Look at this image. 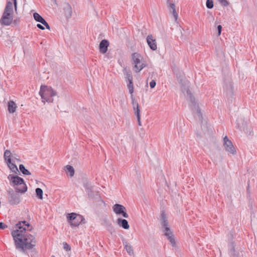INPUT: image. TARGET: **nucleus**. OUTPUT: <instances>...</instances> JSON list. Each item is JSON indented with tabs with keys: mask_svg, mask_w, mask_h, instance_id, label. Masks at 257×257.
<instances>
[{
	"mask_svg": "<svg viewBox=\"0 0 257 257\" xmlns=\"http://www.w3.org/2000/svg\"><path fill=\"white\" fill-rule=\"evenodd\" d=\"M8 179L10 181V185L11 186H20L19 187H15V190L17 192L24 193L27 191V186L22 178L17 175L10 174L8 176Z\"/></svg>",
	"mask_w": 257,
	"mask_h": 257,
	"instance_id": "4",
	"label": "nucleus"
},
{
	"mask_svg": "<svg viewBox=\"0 0 257 257\" xmlns=\"http://www.w3.org/2000/svg\"><path fill=\"white\" fill-rule=\"evenodd\" d=\"M224 90H225L226 95L227 97H232L233 92L231 82L228 81L224 84Z\"/></svg>",
	"mask_w": 257,
	"mask_h": 257,
	"instance_id": "14",
	"label": "nucleus"
},
{
	"mask_svg": "<svg viewBox=\"0 0 257 257\" xmlns=\"http://www.w3.org/2000/svg\"><path fill=\"white\" fill-rule=\"evenodd\" d=\"M4 157L5 159V161L6 163H10L11 161L14 162V160H17L16 158H14L12 154L11 151L9 150H6L4 152Z\"/></svg>",
	"mask_w": 257,
	"mask_h": 257,
	"instance_id": "19",
	"label": "nucleus"
},
{
	"mask_svg": "<svg viewBox=\"0 0 257 257\" xmlns=\"http://www.w3.org/2000/svg\"><path fill=\"white\" fill-rule=\"evenodd\" d=\"M83 186L85 189L86 192L91 190V189H93V186H92L90 182L85 181L83 183Z\"/></svg>",
	"mask_w": 257,
	"mask_h": 257,
	"instance_id": "34",
	"label": "nucleus"
},
{
	"mask_svg": "<svg viewBox=\"0 0 257 257\" xmlns=\"http://www.w3.org/2000/svg\"><path fill=\"white\" fill-rule=\"evenodd\" d=\"M169 9L170 11V12H172L173 15L174 17L175 18V20L177 19L178 18V14L176 11L175 9V5L174 4H170L169 6Z\"/></svg>",
	"mask_w": 257,
	"mask_h": 257,
	"instance_id": "28",
	"label": "nucleus"
},
{
	"mask_svg": "<svg viewBox=\"0 0 257 257\" xmlns=\"http://www.w3.org/2000/svg\"><path fill=\"white\" fill-rule=\"evenodd\" d=\"M231 249L229 251V254L230 257H238V253L236 252L234 249V243L232 242L231 243Z\"/></svg>",
	"mask_w": 257,
	"mask_h": 257,
	"instance_id": "29",
	"label": "nucleus"
},
{
	"mask_svg": "<svg viewBox=\"0 0 257 257\" xmlns=\"http://www.w3.org/2000/svg\"><path fill=\"white\" fill-rule=\"evenodd\" d=\"M78 215V214H76V213H74V212H72L71 213H68L67 216V218L68 220L69 221V222L70 223V222L73 221V220H74L75 218L76 217V216Z\"/></svg>",
	"mask_w": 257,
	"mask_h": 257,
	"instance_id": "33",
	"label": "nucleus"
},
{
	"mask_svg": "<svg viewBox=\"0 0 257 257\" xmlns=\"http://www.w3.org/2000/svg\"><path fill=\"white\" fill-rule=\"evenodd\" d=\"M123 72L124 75L125 81L133 79L132 73L130 70H127V69L125 68L123 69Z\"/></svg>",
	"mask_w": 257,
	"mask_h": 257,
	"instance_id": "24",
	"label": "nucleus"
},
{
	"mask_svg": "<svg viewBox=\"0 0 257 257\" xmlns=\"http://www.w3.org/2000/svg\"><path fill=\"white\" fill-rule=\"evenodd\" d=\"M36 194L37 195V197L42 200L43 199V191L42 189L40 188H37L36 189Z\"/></svg>",
	"mask_w": 257,
	"mask_h": 257,
	"instance_id": "35",
	"label": "nucleus"
},
{
	"mask_svg": "<svg viewBox=\"0 0 257 257\" xmlns=\"http://www.w3.org/2000/svg\"><path fill=\"white\" fill-rule=\"evenodd\" d=\"M116 222L120 227H122L123 229H128L130 228L128 221L125 219L119 218L117 219Z\"/></svg>",
	"mask_w": 257,
	"mask_h": 257,
	"instance_id": "20",
	"label": "nucleus"
},
{
	"mask_svg": "<svg viewBox=\"0 0 257 257\" xmlns=\"http://www.w3.org/2000/svg\"><path fill=\"white\" fill-rule=\"evenodd\" d=\"M140 57L141 55L137 53L132 54V60L135 64V71L137 73L141 71L146 66L144 63L141 62Z\"/></svg>",
	"mask_w": 257,
	"mask_h": 257,
	"instance_id": "8",
	"label": "nucleus"
},
{
	"mask_svg": "<svg viewBox=\"0 0 257 257\" xmlns=\"http://www.w3.org/2000/svg\"><path fill=\"white\" fill-rule=\"evenodd\" d=\"M84 220V218L82 215L78 214L74 220L70 222V224L72 227H77Z\"/></svg>",
	"mask_w": 257,
	"mask_h": 257,
	"instance_id": "18",
	"label": "nucleus"
},
{
	"mask_svg": "<svg viewBox=\"0 0 257 257\" xmlns=\"http://www.w3.org/2000/svg\"><path fill=\"white\" fill-rule=\"evenodd\" d=\"M63 244H64V249H65L66 250H70L71 247H70V245H69L66 242H64Z\"/></svg>",
	"mask_w": 257,
	"mask_h": 257,
	"instance_id": "39",
	"label": "nucleus"
},
{
	"mask_svg": "<svg viewBox=\"0 0 257 257\" xmlns=\"http://www.w3.org/2000/svg\"><path fill=\"white\" fill-rule=\"evenodd\" d=\"M187 93L190 97V106L192 110L193 113L196 114V116L200 122H202V115L198 103L196 102L195 98L192 96L189 89L187 90Z\"/></svg>",
	"mask_w": 257,
	"mask_h": 257,
	"instance_id": "5",
	"label": "nucleus"
},
{
	"mask_svg": "<svg viewBox=\"0 0 257 257\" xmlns=\"http://www.w3.org/2000/svg\"><path fill=\"white\" fill-rule=\"evenodd\" d=\"M43 102H53V97L57 95V92L51 87L42 85L39 92Z\"/></svg>",
	"mask_w": 257,
	"mask_h": 257,
	"instance_id": "3",
	"label": "nucleus"
},
{
	"mask_svg": "<svg viewBox=\"0 0 257 257\" xmlns=\"http://www.w3.org/2000/svg\"><path fill=\"white\" fill-rule=\"evenodd\" d=\"M8 201L11 205H15L18 204L20 202V197L16 191L15 192L12 188L7 190Z\"/></svg>",
	"mask_w": 257,
	"mask_h": 257,
	"instance_id": "7",
	"label": "nucleus"
},
{
	"mask_svg": "<svg viewBox=\"0 0 257 257\" xmlns=\"http://www.w3.org/2000/svg\"><path fill=\"white\" fill-rule=\"evenodd\" d=\"M33 17L34 19L38 22L41 23L42 24L44 25L46 29L48 30H50V27L48 23L46 22V21L41 17L38 13H34L33 14Z\"/></svg>",
	"mask_w": 257,
	"mask_h": 257,
	"instance_id": "12",
	"label": "nucleus"
},
{
	"mask_svg": "<svg viewBox=\"0 0 257 257\" xmlns=\"http://www.w3.org/2000/svg\"><path fill=\"white\" fill-rule=\"evenodd\" d=\"M147 42L151 49L156 50L157 49L156 39H154L152 35H149L147 37Z\"/></svg>",
	"mask_w": 257,
	"mask_h": 257,
	"instance_id": "13",
	"label": "nucleus"
},
{
	"mask_svg": "<svg viewBox=\"0 0 257 257\" xmlns=\"http://www.w3.org/2000/svg\"><path fill=\"white\" fill-rule=\"evenodd\" d=\"M18 229L13 230L11 234L15 241L16 248L25 252L27 250L33 248L36 245L35 237L23 231L31 230L32 227L26 221H20L16 224Z\"/></svg>",
	"mask_w": 257,
	"mask_h": 257,
	"instance_id": "1",
	"label": "nucleus"
},
{
	"mask_svg": "<svg viewBox=\"0 0 257 257\" xmlns=\"http://www.w3.org/2000/svg\"><path fill=\"white\" fill-rule=\"evenodd\" d=\"M156 82L154 80H152L150 83V86L151 88H153L155 87Z\"/></svg>",
	"mask_w": 257,
	"mask_h": 257,
	"instance_id": "38",
	"label": "nucleus"
},
{
	"mask_svg": "<svg viewBox=\"0 0 257 257\" xmlns=\"http://www.w3.org/2000/svg\"><path fill=\"white\" fill-rule=\"evenodd\" d=\"M237 128L243 131L247 135H251L252 133V128L250 126L248 125L247 121L243 118H238L236 120Z\"/></svg>",
	"mask_w": 257,
	"mask_h": 257,
	"instance_id": "6",
	"label": "nucleus"
},
{
	"mask_svg": "<svg viewBox=\"0 0 257 257\" xmlns=\"http://www.w3.org/2000/svg\"><path fill=\"white\" fill-rule=\"evenodd\" d=\"M217 32H218V35H220L221 34V30H222V26L221 25H218L217 27Z\"/></svg>",
	"mask_w": 257,
	"mask_h": 257,
	"instance_id": "41",
	"label": "nucleus"
},
{
	"mask_svg": "<svg viewBox=\"0 0 257 257\" xmlns=\"http://www.w3.org/2000/svg\"><path fill=\"white\" fill-rule=\"evenodd\" d=\"M16 105L13 101H10L8 102V110L10 113H14L16 111Z\"/></svg>",
	"mask_w": 257,
	"mask_h": 257,
	"instance_id": "25",
	"label": "nucleus"
},
{
	"mask_svg": "<svg viewBox=\"0 0 257 257\" xmlns=\"http://www.w3.org/2000/svg\"><path fill=\"white\" fill-rule=\"evenodd\" d=\"M8 227V226L5 224L4 223L1 222H0V229H5Z\"/></svg>",
	"mask_w": 257,
	"mask_h": 257,
	"instance_id": "40",
	"label": "nucleus"
},
{
	"mask_svg": "<svg viewBox=\"0 0 257 257\" xmlns=\"http://www.w3.org/2000/svg\"><path fill=\"white\" fill-rule=\"evenodd\" d=\"M159 219L161 226L169 225L168 217L164 210H161Z\"/></svg>",
	"mask_w": 257,
	"mask_h": 257,
	"instance_id": "15",
	"label": "nucleus"
},
{
	"mask_svg": "<svg viewBox=\"0 0 257 257\" xmlns=\"http://www.w3.org/2000/svg\"><path fill=\"white\" fill-rule=\"evenodd\" d=\"M132 104L133 105V108L135 112V114L136 116H140V108L138 103H137L135 100V98L134 97V95H132Z\"/></svg>",
	"mask_w": 257,
	"mask_h": 257,
	"instance_id": "21",
	"label": "nucleus"
},
{
	"mask_svg": "<svg viewBox=\"0 0 257 257\" xmlns=\"http://www.w3.org/2000/svg\"><path fill=\"white\" fill-rule=\"evenodd\" d=\"M133 79H131V80L126 81V82L127 83V87L129 90L130 93L131 94V96L132 95H133V93L134 91V84H133Z\"/></svg>",
	"mask_w": 257,
	"mask_h": 257,
	"instance_id": "26",
	"label": "nucleus"
},
{
	"mask_svg": "<svg viewBox=\"0 0 257 257\" xmlns=\"http://www.w3.org/2000/svg\"><path fill=\"white\" fill-rule=\"evenodd\" d=\"M218 2L223 7H227L229 5V3L227 0H218Z\"/></svg>",
	"mask_w": 257,
	"mask_h": 257,
	"instance_id": "37",
	"label": "nucleus"
},
{
	"mask_svg": "<svg viewBox=\"0 0 257 257\" xmlns=\"http://www.w3.org/2000/svg\"><path fill=\"white\" fill-rule=\"evenodd\" d=\"M223 146L225 150L232 155L236 154V150L230 140H229L227 136L223 138Z\"/></svg>",
	"mask_w": 257,
	"mask_h": 257,
	"instance_id": "10",
	"label": "nucleus"
},
{
	"mask_svg": "<svg viewBox=\"0 0 257 257\" xmlns=\"http://www.w3.org/2000/svg\"><path fill=\"white\" fill-rule=\"evenodd\" d=\"M7 164L12 172L16 174H18L19 172L18 167L15 164V160H14V162L11 161L10 163H7Z\"/></svg>",
	"mask_w": 257,
	"mask_h": 257,
	"instance_id": "22",
	"label": "nucleus"
},
{
	"mask_svg": "<svg viewBox=\"0 0 257 257\" xmlns=\"http://www.w3.org/2000/svg\"><path fill=\"white\" fill-rule=\"evenodd\" d=\"M63 11L66 18L67 19H70L72 14V10L71 6L68 3L66 4L63 7Z\"/></svg>",
	"mask_w": 257,
	"mask_h": 257,
	"instance_id": "17",
	"label": "nucleus"
},
{
	"mask_svg": "<svg viewBox=\"0 0 257 257\" xmlns=\"http://www.w3.org/2000/svg\"><path fill=\"white\" fill-rule=\"evenodd\" d=\"M19 169L20 171L25 175H31L30 172L27 169L25 168V166L23 164H20L19 165Z\"/></svg>",
	"mask_w": 257,
	"mask_h": 257,
	"instance_id": "31",
	"label": "nucleus"
},
{
	"mask_svg": "<svg viewBox=\"0 0 257 257\" xmlns=\"http://www.w3.org/2000/svg\"><path fill=\"white\" fill-rule=\"evenodd\" d=\"M123 243L124 245V247L127 252L130 255L133 254L134 253V249L133 246L131 244L128 243L126 241H125L124 242H123Z\"/></svg>",
	"mask_w": 257,
	"mask_h": 257,
	"instance_id": "27",
	"label": "nucleus"
},
{
	"mask_svg": "<svg viewBox=\"0 0 257 257\" xmlns=\"http://www.w3.org/2000/svg\"><path fill=\"white\" fill-rule=\"evenodd\" d=\"M113 211L117 215H122L124 218H128V215L126 212L124 206L119 204H115L113 206Z\"/></svg>",
	"mask_w": 257,
	"mask_h": 257,
	"instance_id": "11",
	"label": "nucleus"
},
{
	"mask_svg": "<svg viewBox=\"0 0 257 257\" xmlns=\"http://www.w3.org/2000/svg\"><path fill=\"white\" fill-rule=\"evenodd\" d=\"M138 124L140 126L142 125L141 121V116H137Z\"/></svg>",
	"mask_w": 257,
	"mask_h": 257,
	"instance_id": "42",
	"label": "nucleus"
},
{
	"mask_svg": "<svg viewBox=\"0 0 257 257\" xmlns=\"http://www.w3.org/2000/svg\"><path fill=\"white\" fill-rule=\"evenodd\" d=\"M161 227L162 230L164 233V235L167 237L168 239L169 240L172 245L173 246H175L176 241L174 237L173 232L171 231L169 225Z\"/></svg>",
	"mask_w": 257,
	"mask_h": 257,
	"instance_id": "9",
	"label": "nucleus"
},
{
	"mask_svg": "<svg viewBox=\"0 0 257 257\" xmlns=\"http://www.w3.org/2000/svg\"><path fill=\"white\" fill-rule=\"evenodd\" d=\"M37 27L39 29H41V30H44V29H45L44 27L42 25H41V24H37Z\"/></svg>",
	"mask_w": 257,
	"mask_h": 257,
	"instance_id": "43",
	"label": "nucleus"
},
{
	"mask_svg": "<svg viewBox=\"0 0 257 257\" xmlns=\"http://www.w3.org/2000/svg\"><path fill=\"white\" fill-rule=\"evenodd\" d=\"M12 1L14 2L15 10L17 9V0H8L6 8L0 20V23L4 26H10L13 20V6Z\"/></svg>",
	"mask_w": 257,
	"mask_h": 257,
	"instance_id": "2",
	"label": "nucleus"
},
{
	"mask_svg": "<svg viewBox=\"0 0 257 257\" xmlns=\"http://www.w3.org/2000/svg\"><path fill=\"white\" fill-rule=\"evenodd\" d=\"M89 199L93 200L96 196H98V192H93L92 189L86 192Z\"/></svg>",
	"mask_w": 257,
	"mask_h": 257,
	"instance_id": "30",
	"label": "nucleus"
},
{
	"mask_svg": "<svg viewBox=\"0 0 257 257\" xmlns=\"http://www.w3.org/2000/svg\"><path fill=\"white\" fill-rule=\"evenodd\" d=\"M109 46V42L108 40L103 39L99 44V51L102 54L105 53L108 50V47Z\"/></svg>",
	"mask_w": 257,
	"mask_h": 257,
	"instance_id": "16",
	"label": "nucleus"
},
{
	"mask_svg": "<svg viewBox=\"0 0 257 257\" xmlns=\"http://www.w3.org/2000/svg\"><path fill=\"white\" fill-rule=\"evenodd\" d=\"M104 225L106 229L111 234L115 232V229L112 224L107 220L104 221Z\"/></svg>",
	"mask_w": 257,
	"mask_h": 257,
	"instance_id": "23",
	"label": "nucleus"
},
{
	"mask_svg": "<svg viewBox=\"0 0 257 257\" xmlns=\"http://www.w3.org/2000/svg\"><path fill=\"white\" fill-rule=\"evenodd\" d=\"M66 171L69 173L70 176L72 177L74 175V169L73 167L70 165H67L66 167Z\"/></svg>",
	"mask_w": 257,
	"mask_h": 257,
	"instance_id": "32",
	"label": "nucleus"
},
{
	"mask_svg": "<svg viewBox=\"0 0 257 257\" xmlns=\"http://www.w3.org/2000/svg\"><path fill=\"white\" fill-rule=\"evenodd\" d=\"M206 6L209 9H212L214 6L213 0H207L206 2Z\"/></svg>",
	"mask_w": 257,
	"mask_h": 257,
	"instance_id": "36",
	"label": "nucleus"
}]
</instances>
